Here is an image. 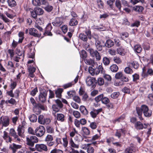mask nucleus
Here are the masks:
<instances>
[{
  "instance_id": "49",
  "label": "nucleus",
  "mask_w": 153,
  "mask_h": 153,
  "mask_svg": "<svg viewBox=\"0 0 153 153\" xmlns=\"http://www.w3.org/2000/svg\"><path fill=\"white\" fill-rule=\"evenodd\" d=\"M109 100L106 97H104L102 99V102L105 104H107L109 102Z\"/></svg>"
},
{
  "instance_id": "1",
  "label": "nucleus",
  "mask_w": 153,
  "mask_h": 153,
  "mask_svg": "<svg viewBox=\"0 0 153 153\" xmlns=\"http://www.w3.org/2000/svg\"><path fill=\"white\" fill-rule=\"evenodd\" d=\"M10 124V120L8 117L2 116L0 117V124L2 126L1 128L3 127H6Z\"/></svg>"
},
{
  "instance_id": "18",
  "label": "nucleus",
  "mask_w": 153,
  "mask_h": 153,
  "mask_svg": "<svg viewBox=\"0 0 153 153\" xmlns=\"http://www.w3.org/2000/svg\"><path fill=\"white\" fill-rule=\"evenodd\" d=\"M21 147V146L20 145H17L14 143L10 145V149L12 150L13 153H15L17 149H20Z\"/></svg>"
},
{
  "instance_id": "51",
  "label": "nucleus",
  "mask_w": 153,
  "mask_h": 153,
  "mask_svg": "<svg viewBox=\"0 0 153 153\" xmlns=\"http://www.w3.org/2000/svg\"><path fill=\"white\" fill-rule=\"evenodd\" d=\"M124 71L127 74H131L133 72L132 70L128 67H126L125 68Z\"/></svg>"
},
{
  "instance_id": "40",
  "label": "nucleus",
  "mask_w": 153,
  "mask_h": 153,
  "mask_svg": "<svg viewBox=\"0 0 153 153\" xmlns=\"http://www.w3.org/2000/svg\"><path fill=\"white\" fill-rule=\"evenodd\" d=\"M29 119L30 121L33 122H36L37 120V117L35 115L33 114L31 115L29 117Z\"/></svg>"
},
{
  "instance_id": "58",
  "label": "nucleus",
  "mask_w": 153,
  "mask_h": 153,
  "mask_svg": "<svg viewBox=\"0 0 153 153\" xmlns=\"http://www.w3.org/2000/svg\"><path fill=\"white\" fill-rule=\"evenodd\" d=\"M115 1V0H108L107 1V4L109 7L112 9L113 7V3Z\"/></svg>"
},
{
  "instance_id": "32",
  "label": "nucleus",
  "mask_w": 153,
  "mask_h": 153,
  "mask_svg": "<svg viewBox=\"0 0 153 153\" xmlns=\"http://www.w3.org/2000/svg\"><path fill=\"white\" fill-rule=\"evenodd\" d=\"M17 131L18 134L19 136L22 137H24L23 133L24 131L23 128L21 127H19L17 128Z\"/></svg>"
},
{
  "instance_id": "41",
  "label": "nucleus",
  "mask_w": 153,
  "mask_h": 153,
  "mask_svg": "<svg viewBox=\"0 0 153 153\" xmlns=\"http://www.w3.org/2000/svg\"><path fill=\"white\" fill-rule=\"evenodd\" d=\"M82 130L85 134L86 135H88L90 134V130L87 128L85 127H82Z\"/></svg>"
},
{
  "instance_id": "31",
  "label": "nucleus",
  "mask_w": 153,
  "mask_h": 153,
  "mask_svg": "<svg viewBox=\"0 0 153 153\" xmlns=\"http://www.w3.org/2000/svg\"><path fill=\"white\" fill-rule=\"evenodd\" d=\"M34 10L36 11V14L39 16L42 15L44 12L43 10L40 7L35 8H34Z\"/></svg>"
},
{
  "instance_id": "37",
  "label": "nucleus",
  "mask_w": 153,
  "mask_h": 153,
  "mask_svg": "<svg viewBox=\"0 0 153 153\" xmlns=\"http://www.w3.org/2000/svg\"><path fill=\"white\" fill-rule=\"evenodd\" d=\"M7 2L9 6L12 7L16 5V3L15 0H7Z\"/></svg>"
},
{
  "instance_id": "14",
  "label": "nucleus",
  "mask_w": 153,
  "mask_h": 153,
  "mask_svg": "<svg viewBox=\"0 0 153 153\" xmlns=\"http://www.w3.org/2000/svg\"><path fill=\"white\" fill-rule=\"evenodd\" d=\"M3 137L6 142L7 143H11L12 141V138L8 135V133L5 131H4L3 132Z\"/></svg>"
},
{
  "instance_id": "48",
  "label": "nucleus",
  "mask_w": 153,
  "mask_h": 153,
  "mask_svg": "<svg viewBox=\"0 0 153 153\" xmlns=\"http://www.w3.org/2000/svg\"><path fill=\"white\" fill-rule=\"evenodd\" d=\"M73 114L74 116L76 118L78 119L80 117L81 114L78 111H73Z\"/></svg>"
},
{
  "instance_id": "62",
  "label": "nucleus",
  "mask_w": 153,
  "mask_h": 153,
  "mask_svg": "<svg viewBox=\"0 0 153 153\" xmlns=\"http://www.w3.org/2000/svg\"><path fill=\"white\" fill-rule=\"evenodd\" d=\"M87 150L88 153H94V148L90 146H88Z\"/></svg>"
},
{
  "instance_id": "36",
  "label": "nucleus",
  "mask_w": 153,
  "mask_h": 153,
  "mask_svg": "<svg viewBox=\"0 0 153 153\" xmlns=\"http://www.w3.org/2000/svg\"><path fill=\"white\" fill-rule=\"evenodd\" d=\"M10 83V87L11 89L13 90L17 86V82L16 81L13 80L12 79L11 80Z\"/></svg>"
},
{
  "instance_id": "33",
  "label": "nucleus",
  "mask_w": 153,
  "mask_h": 153,
  "mask_svg": "<svg viewBox=\"0 0 153 153\" xmlns=\"http://www.w3.org/2000/svg\"><path fill=\"white\" fill-rule=\"evenodd\" d=\"M134 50L135 52L140 53L142 51V48L140 45H137L134 46Z\"/></svg>"
},
{
  "instance_id": "27",
  "label": "nucleus",
  "mask_w": 153,
  "mask_h": 153,
  "mask_svg": "<svg viewBox=\"0 0 153 153\" xmlns=\"http://www.w3.org/2000/svg\"><path fill=\"white\" fill-rule=\"evenodd\" d=\"M102 66L99 65L97 68L95 70V74L96 75L100 73H104V71Z\"/></svg>"
},
{
  "instance_id": "29",
  "label": "nucleus",
  "mask_w": 153,
  "mask_h": 153,
  "mask_svg": "<svg viewBox=\"0 0 153 153\" xmlns=\"http://www.w3.org/2000/svg\"><path fill=\"white\" fill-rule=\"evenodd\" d=\"M78 23L77 20L75 19H71L69 22V25L71 26L76 25Z\"/></svg>"
},
{
  "instance_id": "47",
  "label": "nucleus",
  "mask_w": 153,
  "mask_h": 153,
  "mask_svg": "<svg viewBox=\"0 0 153 153\" xmlns=\"http://www.w3.org/2000/svg\"><path fill=\"white\" fill-rule=\"evenodd\" d=\"M103 97V94H101L96 97L95 98V100L97 102H98L100 101H102Z\"/></svg>"
},
{
  "instance_id": "19",
  "label": "nucleus",
  "mask_w": 153,
  "mask_h": 153,
  "mask_svg": "<svg viewBox=\"0 0 153 153\" xmlns=\"http://www.w3.org/2000/svg\"><path fill=\"white\" fill-rule=\"evenodd\" d=\"M69 144L72 148L78 149L79 148V145L78 144H75L73 141L72 138H71L69 139Z\"/></svg>"
},
{
  "instance_id": "9",
  "label": "nucleus",
  "mask_w": 153,
  "mask_h": 153,
  "mask_svg": "<svg viewBox=\"0 0 153 153\" xmlns=\"http://www.w3.org/2000/svg\"><path fill=\"white\" fill-rule=\"evenodd\" d=\"M53 136L50 134L48 135L46 137L45 141L46 142L47 144L50 146H53L54 142L53 141Z\"/></svg>"
},
{
  "instance_id": "22",
  "label": "nucleus",
  "mask_w": 153,
  "mask_h": 153,
  "mask_svg": "<svg viewBox=\"0 0 153 153\" xmlns=\"http://www.w3.org/2000/svg\"><path fill=\"white\" fill-rule=\"evenodd\" d=\"M134 127L137 130H141L144 128L143 124L140 121H137L135 123Z\"/></svg>"
},
{
  "instance_id": "20",
  "label": "nucleus",
  "mask_w": 153,
  "mask_h": 153,
  "mask_svg": "<svg viewBox=\"0 0 153 153\" xmlns=\"http://www.w3.org/2000/svg\"><path fill=\"white\" fill-rule=\"evenodd\" d=\"M136 110L138 114V117L140 120H143V118L142 116L143 112V110L142 109V106L141 108L137 107L136 108Z\"/></svg>"
},
{
  "instance_id": "44",
  "label": "nucleus",
  "mask_w": 153,
  "mask_h": 153,
  "mask_svg": "<svg viewBox=\"0 0 153 153\" xmlns=\"http://www.w3.org/2000/svg\"><path fill=\"white\" fill-rule=\"evenodd\" d=\"M41 0H32V2L33 5L35 6H40L41 5Z\"/></svg>"
},
{
  "instance_id": "11",
  "label": "nucleus",
  "mask_w": 153,
  "mask_h": 153,
  "mask_svg": "<svg viewBox=\"0 0 153 153\" xmlns=\"http://www.w3.org/2000/svg\"><path fill=\"white\" fill-rule=\"evenodd\" d=\"M29 33L30 35L36 37H39L41 36V34L38 33L37 30L33 28H30L29 29Z\"/></svg>"
},
{
  "instance_id": "30",
  "label": "nucleus",
  "mask_w": 153,
  "mask_h": 153,
  "mask_svg": "<svg viewBox=\"0 0 153 153\" xmlns=\"http://www.w3.org/2000/svg\"><path fill=\"white\" fill-rule=\"evenodd\" d=\"M26 142L27 144L31 147L34 146V144L32 141V140L31 138L30 137H27L26 138Z\"/></svg>"
},
{
  "instance_id": "45",
  "label": "nucleus",
  "mask_w": 153,
  "mask_h": 153,
  "mask_svg": "<svg viewBox=\"0 0 153 153\" xmlns=\"http://www.w3.org/2000/svg\"><path fill=\"white\" fill-rule=\"evenodd\" d=\"M103 63L105 65H108L110 63V60L109 59L106 57H104L102 60Z\"/></svg>"
},
{
  "instance_id": "12",
  "label": "nucleus",
  "mask_w": 153,
  "mask_h": 153,
  "mask_svg": "<svg viewBox=\"0 0 153 153\" xmlns=\"http://www.w3.org/2000/svg\"><path fill=\"white\" fill-rule=\"evenodd\" d=\"M79 76L77 75L74 79V81H72L71 82L66 84L63 85V87L65 89L71 87L72 86L76 83L78 81Z\"/></svg>"
},
{
  "instance_id": "39",
  "label": "nucleus",
  "mask_w": 153,
  "mask_h": 153,
  "mask_svg": "<svg viewBox=\"0 0 153 153\" xmlns=\"http://www.w3.org/2000/svg\"><path fill=\"white\" fill-rule=\"evenodd\" d=\"M63 91L62 89L59 88L55 92L56 97L58 98H60L61 96V94Z\"/></svg>"
},
{
  "instance_id": "15",
  "label": "nucleus",
  "mask_w": 153,
  "mask_h": 153,
  "mask_svg": "<svg viewBox=\"0 0 153 153\" xmlns=\"http://www.w3.org/2000/svg\"><path fill=\"white\" fill-rule=\"evenodd\" d=\"M62 18L61 17H57L56 18L55 21L52 22L54 26H59L61 25L62 23Z\"/></svg>"
},
{
  "instance_id": "59",
  "label": "nucleus",
  "mask_w": 153,
  "mask_h": 153,
  "mask_svg": "<svg viewBox=\"0 0 153 153\" xmlns=\"http://www.w3.org/2000/svg\"><path fill=\"white\" fill-rule=\"evenodd\" d=\"M97 83L100 85H102L104 83V79L102 78H98L97 79Z\"/></svg>"
},
{
  "instance_id": "21",
  "label": "nucleus",
  "mask_w": 153,
  "mask_h": 153,
  "mask_svg": "<svg viewBox=\"0 0 153 153\" xmlns=\"http://www.w3.org/2000/svg\"><path fill=\"white\" fill-rule=\"evenodd\" d=\"M125 130L124 129H121L119 130H117L116 131L115 135L118 138H120L122 134H125Z\"/></svg>"
},
{
  "instance_id": "6",
  "label": "nucleus",
  "mask_w": 153,
  "mask_h": 153,
  "mask_svg": "<svg viewBox=\"0 0 153 153\" xmlns=\"http://www.w3.org/2000/svg\"><path fill=\"white\" fill-rule=\"evenodd\" d=\"M142 109L145 116L149 117L151 115L152 111L149 110L147 106L145 105H142Z\"/></svg>"
},
{
  "instance_id": "50",
  "label": "nucleus",
  "mask_w": 153,
  "mask_h": 153,
  "mask_svg": "<svg viewBox=\"0 0 153 153\" xmlns=\"http://www.w3.org/2000/svg\"><path fill=\"white\" fill-rule=\"evenodd\" d=\"M113 60L115 63L117 64H120L122 62L121 59L119 57L117 56L114 57Z\"/></svg>"
},
{
  "instance_id": "28",
  "label": "nucleus",
  "mask_w": 153,
  "mask_h": 153,
  "mask_svg": "<svg viewBox=\"0 0 153 153\" xmlns=\"http://www.w3.org/2000/svg\"><path fill=\"white\" fill-rule=\"evenodd\" d=\"M130 65H131L135 69H137L139 66V64L138 62L135 61H131L129 62Z\"/></svg>"
},
{
  "instance_id": "8",
  "label": "nucleus",
  "mask_w": 153,
  "mask_h": 153,
  "mask_svg": "<svg viewBox=\"0 0 153 153\" xmlns=\"http://www.w3.org/2000/svg\"><path fill=\"white\" fill-rule=\"evenodd\" d=\"M10 134L13 137L16 142H19L21 141V139L19 137L15 130L13 128H11L9 132Z\"/></svg>"
},
{
  "instance_id": "53",
  "label": "nucleus",
  "mask_w": 153,
  "mask_h": 153,
  "mask_svg": "<svg viewBox=\"0 0 153 153\" xmlns=\"http://www.w3.org/2000/svg\"><path fill=\"white\" fill-rule=\"evenodd\" d=\"M80 57L83 59L86 58L87 56L86 52L84 50H82L80 53Z\"/></svg>"
},
{
  "instance_id": "56",
  "label": "nucleus",
  "mask_w": 153,
  "mask_h": 153,
  "mask_svg": "<svg viewBox=\"0 0 153 153\" xmlns=\"http://www.w3.org/2000/svg\"><path fill=\"white\" fill-rule=\"evenodd\" d=\"M89 126L92 129H95L97 128V124L95 122H91Z\"/></svg>"
},
{
  "instance_id": "16",
  "label": "nucleus",
  "mask_w": 153,
  "mask_h": 153,
  "mask_svg": "<svg viewBox=\"0 0 153 153\" xmlns=\"http://www.w3.org/2000/svg\"><path fill=\"white\" fill-rule=\"evenodd\" d=\"M47 94L43 92L41 93L39 95V100L41 102H44L46 101Z\"/></svg>"
},
{
  "instance_id": "54",
  "label": "nucleus",
  "mask_w": 153,
  "mask_h": 153,
  "mask_svg": "<svg viewBox=\"0 0 153 153\" xmlns=\"http://www.w3.org/2000/svg\"><path fill=\"white\" fill-rule=\"evenodd\" d=\"M119 94L120 93L119 92H115L111 95V97L113 99H116L118 97Z\"/></svg>"
},
{
  "instance_id": "26",
  "label": "nucleus",
  "mask_w": 153,
  "mask_h": 153,
  "mask_svg": "<svg viewBox=\"0 0 153 153\" xmlns=\"http://www.w3.org/2000/svg\"><path fill=\"white\" fill-rule=\"evenodd\" d=\"M134 147L131 146L128 147L125 150L124 153H132L135 151Z\"/></svg>"
},
{
  "instance_id": "63",
  "label": "nucleus",
  "mask_w": 153,
  "mask_h": 153,
  "mask_svg": "<svg viewBox=\"0 0 153 153\" xmlns=\"http://www.w3.org/2000/svg\"><path fill=\"white\" fill-rule=\"evenodd\" d=\"M73 100L78 103H80L81 100L79 97L78 96H74L73 97Z\"/></svg>"
},
{
  "instance_id": "46",
  "label": "nucleus",
  "mask_w": 153,
  "mask_h": 153,
  "mask_svg": "<svg viewBox=\"0 0 153 153\" xmlns=\"http://www.w3.org/2000/svg\"><path fill=\"white\" fill-rule=\"evenodd\" d=\"M0 18L6 23H8L10 22V20L4 15L1 14L0 15Z\"/></svg>"
},
{
  "instance_id": "17",
  "label": "nucleus",
  "mask_w": 153,
  "mask_h": 153,
  "mask_svg": "<svg viewBox=\"0 0 153 153\" xmlns=\"http://www.w3.org/2000/svg\"><path fill=\"white\" fill-rule=\"evenodd\" d=\"M6 67L8 69L12 70V71L13 73L15 71L13 63L11 61H8L6 63Z\"/></svg>"
},
{
  "instance_id": "55",
  "label": "nucleus",
  "mask_w": 153,
  "mask_h": 153,
  "mask_svg": "<svg viewBox=\"0 0 153 153\" xmlns=\"http://www.w3.org/2000/svg\"><path fill=\"white\" fill-rule=\"evenodd\" d=\"M44 120L43 115H40L38 118V122L40 124H43V121Z\"/></svg>"
},
{
  "instance_id": "43",
  "label": "nucleus",
  "mask_w": 153,
  "mask_h": 153,
  "mask_svg": "<svg viewBox=\"0 0 153 153\" xmlns=\"http://www.w3.org/2000/svg\"><path fill=\"white\" fill-rule=\"evenodd\" d=\"M63 143L62 145L65 148H66L68 145V139L66 137H64L62 138Z\"/></svg>"
},
{
  "instance_id": "38",
  "label": "nucleus",
  "mask_w": 153,
  "mask_h": 153,
  "mask_svg": "<svg viewBox=\"0 0 153 153\" xmlns=\"http://www.w3.org/2000/svg\"><path fill=\"white\" fill-rule=\"evenodd\" d=\"M110 69L111 71L116 72L118 70V67L117 65L114 64L110 67Z\"/></svg>"
},
{
  "instance_id": "24",
  "label": "nucleus",
  "mask_w": 153,
  "mask_h": 153,
  "mask_svg": "<svg viewBox=\"0 0 153 153\" xmlns=\"http://www.w3.org/2000/svg\"><path fill=\"white\" fill-rule=\"evenodd\" d=\"M79 110L84 115H86L88 113L87 110L83 105H81L80 106Z\"/></svg>"
},
{
  "instance_id": "64",
  "label": "nucleus",
  "mask_w": 153,
  "mask_h": 153,
  "mask_svg": "<svg viewBox=\"0 0 153 153\" xmlns=\"http://www.w3.org/2000/svg\"><path fill=\"white\" fill-rule=\"evenodd\" d=\"M50 153H63V152L61 150L55 149L51 151Z\"/></svg>"
},
{
  "instance_id": "35",
  "label": "nucleus",
  "mask_w": 153,
  "mask_h": 153,
  "mask_svg": "<svg viewBox=\"0 0 153 153\" xmlns=\"http://www.w3.org/2000/svg\"><path fill=\"white\" fill-rule=\"evenodd\" d=\"M117 51L118 53L121 56H124L125 55L126 52L123 48L120 47L117 49Z\"/></svg>"
},
{
  "instance_id": "3",
  "label": "nucleus",
  "mask_w": 153,
  "mask_h": 153,
  "mask_svg": "<svg viewBox=\"0 0 153 153\" xmlns=\"http://www.w3.org/2000/svg\"><path fill=\"white\" fill-rule=\"evenodd\" d=\"M45 132V129L44 126H40L35 129V133L36 135L39 137L43 136Z\"/></svg>"
},
{
  "instance_id": "52",
  "label": "nucleus",
  "mask_w": 153,
  "mask_h": 153,
  "mask_svg": "<svg viewBox=\"0 0 153 153\" xmlns=\"http://www.w3.org/2000/svg\"><path fill=\"white\" fill-rule=\"evenodd\" d=\"M134 9L136 11L141 12L143 10V8L142 6H138L134 7Z\"/></svg>"
},
{
  "instance_id": "13",
  "label": "nucleus",
  "mask_w": 153,
  "mask_h": 153,
  "mask_svg": "<svg viewBox=\"0 0 153 153\" xmlns=\"http://www.w3.org/2000/svg\"><path fill=\"white\" fill-rule=\"evenodd\" d=\"M102 44H104V42L103 41H100L99 40H97L95 41V45L97 50L99 51H101L102 50L103 45Z\"/></svg>"
},
{
  "instance_id": "57",
  "label": "nucleus",
  "mask_w": 153,
  "mask_h": 153,
  "mask_svg": "<svg viewBox=\"0 0 153 153\" xmlns=\"http://www.w3.org/2000/svg\"><path fill=\"white\" fill-rule=\"evenodd\" d=\"M53 9V7L52 6L48 5L44 7L45 10L48 12H51L52 10Z\"/></svg>"
},
{
  "instance_id": "60",
  "label": "nucleus",
  "mask_w": 153,
  "mask_h": 153,
  "mask_svg": "<svg viewBox=\"0 0 153 153\" xmlns=\"http://www.w3.org/2000/svg\"><path fill=\"white\" fill-rule=\"evenodd\" d=\"M52 108L53 110L56 112L58 111L59 110V109L61 108L58 106V105L56 104L53 105L52 106Z\"/></svg>"
},
{
  "instance_id": "2",
  "label": "nucleus",
  "mask_w": 153,
  "mask_h": 153,
  "mask_svg": "<svg viewBox=\"0 0 153 153\" xmlns=\"http://www.w3.org/2000/svg\"><path fill=\"white\" fill-rule=\"evenodd\" d=\"M79 36L81 40L84 41H86L88 38L90 39H91V31L88 30L85 31V33H81L79 35Z\"/></svg>"
},
{
  "instance_id": "10",
  "label": "nucleus",
  "mask_w": 153,
  "mask_h": 153,
  "mask_svg": "<svg viewBox=\"0 0 153 153\" xmlns=\"http://www.w3.org/2000/svg\"><path fill=\"white\" fill-rule=\"evenodd\" d=\"M96 81V79L94 78L88 76L86 79L85 82L87 85L90 86L93 84Z\"/></svg>"
},
{
  "instance_id": "23",
  "label": "nucleus",
  "mask_w": 153,
  "mask_h": 153,
  "mask_svg": "<svg viewBox=\"0 0 153 153\" xmlns=\"http://www.w3.org/2000/svg\"><path fill=\"white\" fill-rule=\"evenodd\" d=\"M114 45V42L110 39L107 40L105 44H104L105 46L108 48H110L113 46Z\"/></svg>"
},
{
  "instance_id": "34",
  "label": "nucleus",
  "mask_w": 153,
  "mask_h": 153,
  "mask_svg": "<svg viewBox=\"0 0 153 153\" xmlns=\"http://www.w3.org/2000/svg\"><path fill=\"white\" fill-rule=\"evenodd\" d=\"M115 5L120 12H121V7L122 6L121 1L120 0H116L115 2Z\"/></svg>"
},
{
  "instance_id": "25",
  "label": "nucleus",
  "mask_w": 153,
  "mask_h": 153,
  "mask_svg": "<svg viewBox=\"0 0 153 153\" xmlns=\"http://www.w3.org/2000/svg\"><path fill=\"white\" fill-rule=\"evenodd\" d=\"M56 118L58 120L61 122L64 121L65 120V116L62 114H57L56 115Z\"/></svg>"
},
{
  "instance_id": "61",
  "label": "nucleus",
  "mask_w": 153,
  "mask_h": 153,
  "mask_svg": "<svg viewBox=\"0 0 153 153\" xmlns=\"http://www.w3.org/2000/svg\"><path fill=\"white\" fill-rule=\"evenodd\" d=\"M19 93L20 91L18 89H16L14 91V94L13 93L14 97L17 99L19 97Z\"/></svg>"
},
{
  "instance_id": "42",
  "label": "nucleus",
  "mask_w": 153,
  "mask_h": 153,
  "mask_svg": "<svg viewBox=\"0 0 153 153\" xmlns=\"http://www.w3.org/2000/svg\"><path fill=\"white\" fill-rule=\"evenodd\" d=\"M19 37L18 42L19 43H21L22 42L24 38V33L22 32H20L19 33Z\"/></svg>"
},
{
  "instance_id": "4",
  "label": "nucleus",
  "mask_w": 153,
  "mask_h": 153,
  "mask_svg": "<svg viewBox=\"0 0 153 153\" xmlns=\"http://www.w3.org/2000/svg\"><path fill=\"white\" fill-rule=\"evenodd\" d=\"M36 151L39 152L43 151L46 152L48 148L46 145L43 144H37L35 145Z\"/></svg>"
},
{
  "instance_id": "5",
  "label": "nucleus",
  "mask_w": 153,
  "mask_h": 153,
  "mask_svg": "<svg viewBox=\"0 0 153 153\" xmlns=\"http://www.w3.org/2000/svg\"><path fill=\"white\" fill-rule=\"evenodd\" d=\"M89 52L91 56L93 57H95L97 60L99 61L101 59V56L97 50L93 49H90Z\"/></svg>"
},
{
  "instance_id": "7",
  "label": "nucleus",
  "mask_w": 153,
  "mask_h": 153,
  "mask_svg": "<svg viewBox=\"0 0 153 153\" xmlns=\"http://www.w3.org/2000/svg\"><path fill=\"white\" fill-rule=\"evenodd\" d=\"M102 108L97 109H93L90 112V114L91 117L92 118H96L97 115L102 112Z\"/></svg>"
}]
</instances>
